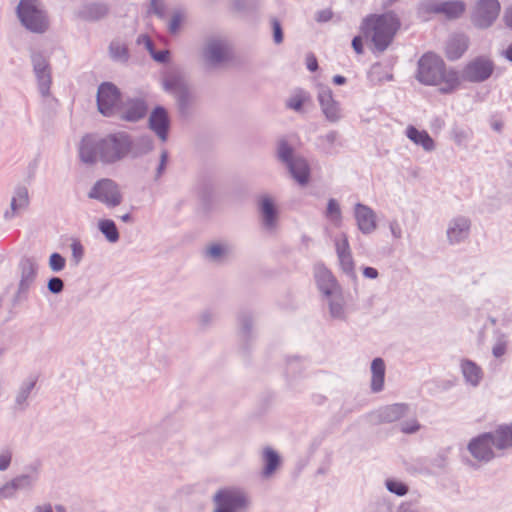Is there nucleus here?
I'll use <instances>...</instances> for the list:
<instances>
[{
  "label": "nucleus",
  "mask_w": 512,
  "mask_h": 512,
  "mask_svg": "<svg viewBox=\"0 0 512 512\" xmlns=\"http://www.w3.org/2000/svg\"><path fill=\"white\" fill-rule=\"evenodd\" d=\"M426 10L432 13L443 14L448 19H455L464 13L465 4L462 1L430 3L426 5Z\"/></svg>",
  "instance_id": "11"
},
{
  "label": "nucleus",
  "mask_w": 512,
  "mask_h": 512,
  "mask_svg": "<svg viewBox=\"0 0 512 512\" xmlns=\"http://www.w3.org/2000/svg\"><path fill=\"white\" fill-rule=\"evenodd\" d=\"M263 459L265 462L263 474L264 476L269 477L274 473V471L279 466L280 458L279 455L274 450L266 448L263 451Z\"/></svg>",
  "instance_id": "26"
},
{
  "label": "nucleus",
  "mask_w": 512,
  "mask_h": 512,
  "mask_svg": "<svg viewBox=\"0 0 512 512\" xmlns=\"http://www.w3.org/2000/svg\"><path fill=\"white\" fill-rule=\"evenodd\" d=\"M79 155L83 162L93 163L99 155L98 143L91 136H85L79 148Z\"/></svg>",
  "instance_id": "19"
},
{
  "label": "nucleus",
  "mask_w": 512,
  "mask_h": 512,
  "mask_svg": "<svg viewBox=\"0 0 512 512\" xmlns=\"http://www.w3.org/2000/svg\"><path fill=\"white\" fill-rule=\"evenodd\" d=\"M181 16L180 15H175L171 22H170V25H169V30L171 33H176L180 24H181Z\"/></svg>",
  "instance_id": "50"
},
{
  "label": "nucleus",
  "mask_w": 512,
  "mask_h": 512,
  "mask_svg": "<svg viewBox=\"0 0 512 512\" xmlns=\"http://www.w3.org/2000/svg\"><path fill=\"white\" fill-rule=\"evenodd\" d=\"M333 81L335 84L337 85H342L346 82V79L345 77L341 76V75H336L334 78H333Z\"/></svg>",
  "instance_id": "57"
},
{
  "label": "nucleus",
  "mask_w": 512,
  "mask_h": 512,
  "mask_svg": "<svg viewBox=\"0 0 512 512\" xmlns=\"http://www.w3.org/2000/svg\"><path fill=\"white\" fill-rule=\"evenodd\" d=\"M306 66H307L308 70H310L311 72H314L318 69V62H317L316 57L313 54L307 55Z\"/></svg>",
  "instance_id": "48"
},
{
  "label": "nucleus",
  "mask_w": 512,
  "mask_h": 512,
  "mask_svg": "<svg viewBox=\"0 0 512 512\" xmlns=\"http://www.w3.org/2000/svg\"><path fill=\"white\" fill-rule=\"evenodd\" d=\"M494 447L504 450L512 447V425H500L493 433Z\"/></svg>",
  "instance_id": "20"
},
{
  "label": "nucleus",
  "mask_w": 512,
  "mask_h": 512,
  "mask_svg": "<svg viewBox=\"0 0 512 512\" xmlns=\"http://www.w3.org/2000/svg\"><path fill=\"white\" fill-rule=\"evenodd\" d=\"M386 487L390 492L395 493L396 495L399 496L405 495L408 491L407 486L404 483L397 480H388L386 482Z\"/></svg>",
  "instance_id": "34"
},
{
  "label": "nucleus",
  "mask_w": 512,
  "mask_h": 512,
  "mask_svg": "<svg viewBox=\"0 0 512 512\" xmlns=\"http://www.w3.org/2000/svg\"><path fill=\"white\" fill-rule=\"evenodd\" d=\"M224 252V248L220 244H213L208 248V254L213 257H219Z\"/></svg>",
  "instance_id": "47"
},
{
  "label": "nucleus",
  "mask_w": 512,
  "mask_h": 512,
  "mask_svg": "<svg viewBox=\"0 0 512 512\" xmlns=\"http://www.w3.org/2000/svg\"><path fill=\"white\" fill-rule=\"evenodd\" d=\"M332 18V12L330 10H324L318 13L317 20L320 22L329 21Z\"/></svg>",
  "instance_id": "52"
},
{
  "label": "nucleus",
  "mask_w": 512,
  "mask_h": 512,
  "mask_svg": "<svg viewBox=\"0 0 512 512\" xmlns=\"http://www.w3.org/2000/svg\"><path fill=\"white\" fill-rule=\"evenodd\" d=\"M505 57L512 61V44L506 49L505 51Z\"/></svg>",
  "instance_id": "58"
},
{
  "label": "nucleus",
  "mask_w": 512,
  "mask_h": 512,
  "mask_svg": "<svg viewBox=\"0 0 512 512\" xmlns=\"http://www.w3.org/2000/svg\"><path fill=\"white\" fill-rule=\"evenodd\" d=\"M318 286L320 290L326 295H331L338 289L335 278L327 270H324L321 274V277L318 279Z\"/></svg>",
  "instance_id": "27"
},
{
  "label": "nucleus",
  "mask_w": 512,
  "mask_h": 512,
  "mask_svg": "<svg viewBox=\"0 0 512 512\" xmlns=\"http://www.w3.org/2000/svg\"><path fill=\"white\" fill-rule=\"evenodd\" d=\"M308 100V93L303 90H296L287 101V107L295 111H300L304 103Z\"/></svg>",
  "instance_id": "30"
},
{
  "label": "nucleus",
  "mask_w": 512,
  "mask_h": 512,
  "mask_svg": "<svg viewBox=\"0 0 512 512\" xmlns=\"http://www.w3.org/2000/svg\"><path fill=\"white\" fill-rule=\"evenodd\" d=\"M121 101L120 92L111 83H102L98 88L97 104L99 111L104 116L112 115Z\"/></svg>",
  "instance_id": "7"
},
{
  "label": "nucleus",
  "mask_w": 512,
  "mask_h": 512,
  "mask_svg": "<svg viewBox=\"0 0 512 512\" xmlns=\"http://www.w3.org/2000/svg\"><path fill=\"white\" fill-rule=\"evenodd\" d=\"M166 162H167V153L163 152L162 155H161V163H160V166H159V173H161L162 170H164Z\"/></svg>",
  "instance_id": "56"
},
{
  "label": "nucleus",
  "mask_w": 512,
  "mask_h": 512,
  "mask_svg": "<svg viewBox=\"0 0 512 512\" xmlns=\"http://www.w3.org/2000/svg\"><path fill=\"white\" fill-rule=\"evenodd\" d=\"M261 211L264 217L265 224L268 227H272L276 220L275 208L272 200L265 197L261 201Z\"/></svg>",
  "instance_id": "28"
},
{
  "label": "nucleus",
  "mask_w": 512,
  "mask_h": 512,
  "mask_svg": "<svg viewBox=\"0 0 512 512\" xmlns=\"http://www.w3.org/2000/svg\"><path fill=\"white\" fill-rule=\"evenodd\" d=\"M35 70H36L38 73H41V75H40V78H41V79H44V78L46 77V75H45V73H44V72H45V67H44L43 69H40V66H39V65H37V64H35Z\"/></svg>",
  "instance_id": "59"
},
{
  "label": "nucleus",
  "mask_w": 512,
  "mask_h": 512,
  "mask_svg": "<svg viewBox=\"0 0 512 512\" xmlns=\"http://www.w3.org/2000/svg\"><path fill=\"white\" fill-rule=\"evenodd\" d=\"M17 14L22 24L32 32L43 33L48 28L46 15L38 0H20Z\"/></svg>",
  "instance_id": "3"
},
{
  "label": "nucleus",
  "mask_w": 512,
  "mask_h": 512,
  "mask_svg": "<svg viewBox=\"0 0 512 512\" xmlns=\"http://www.w3.org/2000/svg\"><path fill=\"white\" fill-rule=\"evenodd\" d=\"M406 136L414 144L421 146L425 151H432L435 148L434 140L425 130H418L416 127L409 125L406 128Z\"/></svg>",
  "instance_id": "15"
},
{
  "label": "nucleus",
  "mask_w": 512,
  "mask_h": 512,
  "mask_svg": "<svg viewBox=\"0 0 512 512\" xmlns=\"http://www.w3.org/2000/svg\"><path fill=\"white\" fill-rule=\"evenodd\" d=\"M110 52L113 58L121 60L127 58V48L124 44L113 42L110 46Z\"/></svg>",
  "instance_id": "35"
},
{
  "label": "nucleus",
  "mask_w": 512,
  "mask_h": 512,
  "mask_svg": "<svg viewBox=\"0 0 512 512\" xmlns=\"http://www.w3.org/2000/svg\"><path fill=\"white\" fill-rule=\"evenodd\" d=\"M506 347L505 344L499 343L494 346L493 354L495 357H501L505 353Z\"/></svg>",
  "instance_id": "53"
},
{
  "label": "nucleus",
  "mask_w": 512,
  "mask_h": 512,
  "mask_svg": "<svg viewBox=\"0 0 512 512\" xmlns=\"http://www.w3.org/2000/svg\"><path fill=\"white\" fill-rule=\"evenodd\" d=\"M38 512H52L51 506H45V507H38Z\"/></svg>",
  "instance_id": "60"
},
{
  "label": "nucleus",
  "mask_w": 512,
  "mask_h": 512,
  "mask_svg": "<svg viewBox=\"0 0 512 512\" xmlns=\"http://www.w3.org/2000/svg\"><path fill=\"white\" fill-rule=\"evenodd\" d=\"M340 265L344 272L353 273L354 271V262L351 253L338 256Z\"/></svg>",
  "instance_id": "39"
},
{
  "label": "nucleus",
  "mask_w": 512,
  "mask_h": 512,
  "mask_svg": "<svg viewBox=\"0 0 512 512\" xmlns=\"http://www.w3.org/2000/svg\"><path fill=\"white\" fill-rule=\"evenodd\" d=\"M335 246H336L337 256L351 253L349 241L345 234H343L339 239L336 240Z\"/></svg>",
  "instance_id": "36"
},
{
  "label": "nucleus",
  "mask_w": 512,
  "mask_h": 512,
  "mask_svg": "<svg viewBox=\"0 0 512 512\" xmlns=\"http://www.w3.org/2000/svg\"><path fill=\"white\" fill-rule=\"evenodd\" d=\"M25 479H26L25 477L19 478V479H15L12 482H10L7 485H5L0 490V496L6 497V496H9V495H12L22 485V482Z\"/></svg>",
  "instance_id": "37"
},
{
  "label": "nucleus",
  "mask_w": 512,
  "mask_h": 512,
  "mask_svg": "<svg viewBox=\"0 0 512 512\" xmlns=\"http://www.w3.org/2000/svg\"><path fill=\"white\" fill-rule=\"evenodd\" d=\"M278 155L281 160L287 162L288 164L290 161H292V149L288 146L286 142L283 141L279 144Z\"/></svg>",
  "instance_id": "40"
},
{
  "label": "nucleus",
  "mask_w": 512,
  "mask_h": 512,
  "mask_svg": "<svg viewBox=\"0 0 512 512\" xmlns=\"http://www.w3.org/2000/svg\"><path fill=\"white\" fill-rule=\"evenodd\" d=\"M147 106L141 100H134L128 103L124 119L127 121H137L145 116Z\"/></svg>",
  "instance_id": "25"
},
{
  "label": "nucleus",
  "mask_w": 512,
  "mask_h": 512,
  "mask_svg": "<svg viewBox=\"0 0 512 512\" xmlns=\"http://www.w3.org/2000/svg\"><path fill=\"white\" fill-rule=\"evenodd\" d=\"M11 462V453L8 451L2 452L0 454V470H5L8 468Z\"/></svg>",
  "instance_id": "45"
},
{
  "label": "nucleus",
  "mask_w": 512,
  "mask_h": 512,
  "mask_svg": "<svg viewBox=\"0 0 512 512\" xmlns=\"http://www.w3.org/2000/svg\"><path fill=\"white\" fill-rule=\"evenodd\" d=\"M57 511H58V512H62V508L58 507V508H57Z\"/></svg>",
  "instance_id": "62"
},
{
  "label": "nucleus",
  "mask_w": 512,
  "mask_h": 512,
  "mask_svg": "<svg viewBox=\"0 0 512 512\" xmlns=\"http://www.w3.org/2000/svg\"><path fill=\"white\" fill-rule=\"evenodd\" d=\"M468 48V39L465 36L451 37L445 46V55L449 60L459 59Z\"/></svg>",
  "instance_id": "16"
},
{
  "label": "nucleus",
  "mask_w": 512,
  "mask_h": 512,
  "mask_svg": "<svg viewBox=\"0 0 512 512\" xmlns=\"http://www.w3.org/2000/svg\"><path fill=\"white\" fill-rule=\"evenodd\" d=\"M330 312L334 317H341L343 315V306L340 302L330 303Z\"/></svg>",
  "instance_id": "46"
},
{
  "label": "nucleus",
  "mask_w": 512,
  "mask_h": 512,
  "mask_svg": "<svg viewBox=\"0 0 512 512\" xmlns=\"http://www.w3.org/2000/svg\"><path fill=\"white\" fill-rule=\"evenodd\" d=\"M160 6H162L160 0H152L151 1V7H152L154 13H156V14H161L162 13V10H161Z\"/></svg>",
  "instance_id": "55"
},
{
  "label": "nucleus",
  "mask_w": 512,
  "mask_h": 512,
  "mask_svg": "<svg viewBox=\"0 0 512 512\" xmlns=\"http://www.w3.org/2000/svg\"><path fill=\"white\" fill-rule=\"evenodd\" d=\"M504 21L508 27L512 28V6L506 9Z\"/></svg>",
  "instance_id": "54"
},
{
  "label": "nucleus",
  "mask_w": 512,
  "mask_h": 512,
  "mask_svg": "<svg viewBox=\"0 0 512 512\" xmlns=\"http://www.w3.org/2000/svg\"><path fill=\"white\" fill-rule=\"evenodd\" d=\"M48 288L53 293H59L63 289V281L60 278H52L48 283Z\"/></svg>",
  "instance_id": "43"
},
{
  "label": "nucleus",
  "mask_w": 512,
  "mask_h": 512,
  "mask_svg": "<svg viewBox=\"0 0 512 512\" xmlns=\"http://www.w3.org/2000/svg\"><path fill=\"white\" fill-rule=\"evenodd\" d=\"M65 259L58 253H53L49 259L50 268L57 272L61 271L65 267Z\"/></svg>",
  "instance_id": "38"
},
{
  "label": "nucleus",
  "mask_w": 512,
  "mask_h": 512,
  "mask_svg": "<svg viewBox=\"0 0 512 512\" xmlns=\"http://www.w3.org/2000/svg\"><path fill=\"white\" fill-rule=\"evenodd\" d=\"M215 502L217 504L215 512H234L246 505V498L239 490L224 489L216 494Z\"/></svg>",
  "instance_id": "10"
},
{
  "label": "nucleus",
  "mask_w": 512,
  "mask_h": 512,
  "mask_svg": "<svg viewBox=\"0 0 512 512\" xmlns=\"http://www.w3.org/2000/svg\"><path fill=\"white\" fill-rule=\"evenodd\" d=\"M420 428V425L418 424V422L416 420H413L409 423H405L402 425L401 427V430L403 433H414L416 431H418Z\"/></svg>",
  "instance_id": "44"
},
{
  "label": "nucleus",
  "mask_w": 512,
  "mask_h": 512,
  "mask_svg": "<svg viewBox=\"0 0 512 512\" xmlns=\"http://www.w3.org/2000/svg\"><path fill=\"white\" fill-rule=\"evenodd\" d=\"M352 47L354 49V51L357 53V54H362L364 49H363V40H362V37L361 36H355L352 40Z\"/></svg>",
  "instance_id": "49"
},
{
  "label": "nucleus",
  "mask_w": 512,
  "mask_h": 512,
  "mask_svg": "<svg viewBox=\"0 0 512 512\" xmlns=\"http://www.w3.org/2000/svg\"><path fill=\"white\" fill-rule=\"evenodd\" d=\"M71 250H72L73 257L77 261H79L82 258L83 253H84L83 246L81 245V243L77 240H74L71 243Z\"/></svg>",
  "instance_id": "42"
},
{
  "label": "nucleus",
  "mask_w": 512,
  "mask_h": 512,
  "mask_svg": "<svg viewBox=\"0 0 512 512\" xmlns=\"http://www.w3.org/2000/svg\"><path fill=\"white\" fill-rule=\"evenodd\" d=\"M492 433H484L470 440L468 450L480 462H488L495 457Z\"/></svg>",
  "instance_id": "8"
},
{
  "label": "nucleus",
  "mask_w": 512,
  "mask_h": 512,
  "mask_svg": "<svg viewBox=\"0 0 512 512\" xmlns=\"http://www.w3.org/2000/svg\"><path fill=\"white\" fill-rule=\"evenodd\" d=\"M288 165L292 176L298 183L304 185L308 182L310 171L309 166L304 159L297 158L290 161Z\"/></svg>",
  "instance_id": "21"
},
{
  "label": "nucleus",
  "mask_w": 512,
  "mask_h": 512,
  "mask_svg": "<svg viewBox=\"0 0 512 512\" xmlns=\"http://www.w3.org/2000/svg\"><path fill=\"white\" fill-rule=\"evenodd\" d=\"M400 27L399 17L390 11L366 16L361 23L360 30L363 36L372 43L374 50L383 52L391 45Z\"/></svg>",
  "instance_id": "2"
},
{
  "label": "nucleus",
  "mask_w": 512,
  "mask_h": 512,
  "mask_svg": "<svg viewBox=\"0 0 512 512\" xmlns=\"http://www.w3.org/2000/svg\"><path fill=\"white\" fill-rule=\"evenodd\" d=\"M89 197L113 207L121 202V196L116 184L108 179L98 181L90 191Z\"/></svg>",
  "instance_id": "9"
},
{
  "label": "nucleus",
  "mask_w": 512,
  "mask_h": 512,
  "mask_svg": "<svg viewBox=\"0 0 512 512\" xmlns=\"http://www.w3.org/2000/svg\"><path fill=\"white\" fill-rule=\"evenodd\" d=\"M371 389L379 392L384 387L385 363L381 358H375L371 363Z\"/></svg>",
  "instance_id": "18"
},
{
  "label": "nucleus",
  "mask_w": 512,
  "mask_h": 512,
  "mask_svg": "<svg viewBox=\"0 0 512 512\" xmlns=\"http://www.w3.org/2000/svg\"><path fill=\"white\" fill-rule=\"evenodd\" d=\"M327 218L332 221L335 225H340L341 223V210L339 204L334 199H330L328 201L327 210H326Z\"/></svg>",
  "instance_id": "31"
},
{
  "label": "nucleus",
  "mask_w": 512,
  "mask_h": 512,
  "mask_svg": "<svg viewBox=\"0 0 512 512\" xmlns=\"http://www.w3.org/2000/svg\"><path fill=\"white\" fill-rule=\"evenodd\" d=\"M140 39L144 42L146 48L149 50L152 57L156 61L165 62L168 59L169 52L167 50L154 52L153 46H152V41L150 40V38L148 36H142Z\"/></svg>",
  "instance_id": "33"
},
{
  "label": "nucleus",
  "mask_w": 512,
  "mask_h": 512,
  "mask_svg": "<svg viewBox=\"0 0 512 512\" xmlns=\"http://www.w3.org/2000/svg\"><path fill=\"white\" fill-rule=\"evenodd\" d=\"M408 405L404 403H396L385 407L381 414L382 422H395L406 415Z\"/></svg>",
  "instance_id": "22"
},
{
  "label": "nucleus",
  "mask_w": 512,
  "mask_h": 512,
  "mask_svg": "<svg viewBox=\"0 0 512 512\" xmlns=\"http://www.w3.org/2000/svg\"><path fill=\"white\" fill-rule=\"evenodd\" d=\"M494 63L490 58L478 56L467 62L460 75L461 81L480 83L492 75Z\"/></svg>",
  "instance_id": "5"
},
{
  "label": "nucleus",
  "mask_w": 512,
  "mask_h": 512,
  "mask_svg": "<svg viewBox=\"0 0 512 512\" xmlns=\"http://www.w3.org/2000/svg\"><path fill=\"white\" fill-rule=\"evenodd\" d=\"M462 373L465 379L472 385L476 386L479 384L482 378L481 368L470 360H463L461 363Z\"/></svg>",
  "instance_id": "24"
},
{
  "label": "nucleus",
  "mask_w": 512,
  "mask_h": 512,
  "mask_svg": "<svg viewBox=\"0 0 512 512\" xmlns=\"http://www.w3.org/2000/svg\"><path fill=\"white\" fill-rule=\"evenodd\" d=\"M273 35L274 41L279 44L283 40L282 28L278 20L274 19L272 21Z\"/></svg>",
  "instance_id": "41"
},
{
  "label": "nucleus",
  "mask_w": 512,
  "mask_h": 512,
  "mask_svg": "<svg viewBox=\"0 0 512 512\" xmlns=\"http://www.w3.org/2000/svg\"><path fill=\"white\" fill-rule=\"evenodd\" d=\"M28 205V193L25 189H20L16 192V195L12 198L11 209L13 214L19 209H22Z\"/></svg>",
  "instance_id": "32"
},
{
  "label": "nucleus",
  "mask_w": 512,
  "mask_h": 512,
  "mask_svg": "<svg viewBox=\"0 0 512 512\" xmlns=\"http://www.w3.org/2000/svg\"><path fill=\"white\" fill-rule=\"evenodd\" d=\"M318 99L326 118L331 122L337 121L341 115L338 103L333 99L332 91L328 88L322 89Z\"/></svg>",
  "instance_id": "12"
},
{
  "label": "nucleus",
  "mask_w": 512,
  "mask_h": 512,
  "mask_svg": "<svg viewBox=\"0 0 512 512\" xmlns=\"http://www.w3.org/2000/svg\"><path fill=\"white\" fill-rule=\"evenodd\" d=\"M355 217L357 225L363 233H370L376 228V217L374 212L367 206L357 204L355 206Z\"/></svg>",
  "instance_id": "13"
},
{
  "label": "nucleus",
  "mask_w": 512,
  "mask_h": 512,
  "mask_svg": "<svg viewBox=\"0 0 512 512\" xmlns=\"http://www.w3.org/2000/svg\"><path fill=\"white\" fill-rule=\"evenodd\" d=\"M130 147L126 135H110L98 143L99 156L105 162H115L127 155Z\"/></svg>",
  "instance_id": "4"
},
{
  "label": "nucleus",
  "mask_w": 512,
  "mask_h": 512,
  "mask_svg": "<svg viewBox=\"0 0 512 512\" xmlns=\"http://www.w3.org/2000/svg\"><path fill=\"white\" fill-rule=\"evenodd\" d=\"M229 55L228 47L221 41H212L207 47V58L211 63L225 60Z\"/></svg>",
  "instance_id": "23"
},
{
  "label": "nucleus",
  "mask_w": 512,
  "mask_h": 512,
  "mask_svg": "<svg viewBox=\"0 0 512 512\" xmlns=\"http://www.w3.org/2000/svg\"><path fill=\"white\" fill-rule=\"evenodd\" d=\"M149 124L150 128L161 138L162 141L167 139L169 120L167 113L163 108L158 107L152 112Z\"/></svg>",
  "instance_id": "14"
},
{
  "label": "nucleus",
  "mask_w": 512,
  "mask_h": 512,
  "mask_svg": "<svg viewBox=\"0 0 512 512\" xmlns=\"http://www.w3.org/2000/svg\"><path fill=\"white\" fill-rule=\"evenodd\" d=\"M416 79L423 85L438 87L444 94L456 91L461 85L459 72L448 68L444 60L433 52L420 57Z\"/></svg>",
  "instance_id": "1"
},
{
  "label": "nucleus",
  "mask_w": 512,
  "mask_h": 512,
  "mask_svg": "<svg viewBox=\"0 0 512 512\" xmlns=\"http://www.w3.org/2000/svg\"><path fill=\"white\" fill-rule=\"evenodd\" d=\"M363 275L370 279H375L378 277V271L373 267H365L363 269Z\"/></svg>",
  "instance_id": "51"
},
{
  "label": "nucleus",
  "mask_w": 512,
  "mask_h": 512,
  "mask_svg": "<svg viewBox=\"0 0 512 512\" xmlns=\"http://www.w3.org/2000/svg\"><path fill=\"white\" fill-rule=\"evenodd\" d=\"M121 219L124 221V222H127L131 219L130 215L129 214H125L121 217Z\"/></svg>",
  "instance_id": "61"
},
{
  "label": "nucleus",
  "mask_w": 512,
  "mask_h": 512,
  "mask_svg": "<svg viewBox=\"0 0 512 512\" xmlns=\"http://www.w3.org/2000/svg\"><path fill=\"white\" fill-rule=\"evenodd\" d=\"M99 229L106 236L110 242H116L119 238V233L115 223L112 220L99 221Z\"/></svg>",
  "instance_id": "29"
},
{
  "label": "nucleus",
  "mask_w": 512,
  "mask_h": 512,
  "mask_svg": "<svg viewBox=\"0 0 512 512\" xmlns=\"http://www.w3.org/2000/svg\"><path fill=\"white\" fill-rule=\"evenodd\" d=\"M470 222L466 218H456L452 221L447 231L451 243H458L468 236Z\"/></svg>",
  "instance_id": "17"
},
{
  "label": "nucleus",
  "mask_w": 512,
  "mask_h": 512,
  "mask_svg": "<svg viewBox=\"0 0 512 512\" xmlns=\"http://www.w3.org/2000/svg\"><path fill=\"white\" fill-rule=\"evenodd\" d=\"M498 0H479L474 8L472 20L475 26L487 28L497 19L500 13Z\"/></svg>",
  "instance_id": "6"
}]
</instances>
